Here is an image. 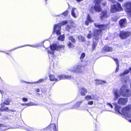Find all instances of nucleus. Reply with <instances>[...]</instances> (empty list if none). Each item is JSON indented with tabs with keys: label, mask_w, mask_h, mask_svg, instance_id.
Listing matches in <instances>:
<instances>
[{
	"label": "nucleus",
	"mask_w": 131,
	"mask_h": 131,
	"mask_svg": "<svg viewBox=\"0 0 131 131\" xmlns=\"http://www.w3.org/2000/svg\"><path fill=\"white\" fill-rule=\"evenodd\" d=\"M113 59L115 61H116V64H117V62H118V64H119V62H118V60L117 59L115 58L114 59Z\"/></svg>",
	"instance_id": "47"
},
{
	"label": "nucleus",
	"mask_w": 131,
	"mask_h": 131,
	"mask_svg": "<svg viewBox=\"0 0 131 131\" xmlns=\"http://www.w3.org/2000/svg\"><path fill=\"white\" fill-rule=\"evenodd\" d=\"M129 70L130 71V72H131V67L129 68V70H125L124 72L122 73H121L120 74L121 76H124L125 75L128 74L129 72Z\"/></svg>",
	"instance_id": "24"
},
{
	"label": "nucleus",
	"mask_w": 131,
	"mask_h": 131,
	"mask_svg": "<svg viewBox=\"0 0 131 131\" xmlns=\"http://www.w3.org/2000/svg\"><path fill=\"white\" fill-rule=\"evenodd\" d=\"M65 36L64 35H60L58 38V39L61 41H63L64 38Z\"/></svg>",
	"instance_id": "30"
},
{
	"label": "nucleus",
	"mask_w": 131,
	"mask_h": 131,
	"mask_svg": "<svg viewBox=\"0 0 131 131\" xmlns=\"http://www.w3.org/2000/svg\"><path fill=\"white\" fill-rule=\"evenodd\" d=\"M117 67L116 68V72H118L119 70V64H118V62H117Z\"/></svg>",
	"instance_id": "42"
},
{
	"label": "nucleus",
	"mask_w": 131,
	"mask_h": 131,
	"mask_svg": "<svg viewBox=\"0 0 131 131\" xmlns=\"http://www.w3.org/2000/svg\"><path fill=\"white\" fill-rule=\"evenodd\" d=\"M79 92L82 95L84 96L87 92V90L84 88L82 87L79 90Z\"/></svg>",
	"instance_id": "16"
},
{
	"label": "nucleus",
	"mask_w": 131,
	"mask_h": 131,
	"mask_svg": "<svg viewBox=\"0 0 131 131\" xmlns=\"http://www.w3.org/2000/svg\"><path fill=\"white\" fill-rule=\"evenodd\" d=\"M65 28L67 31L72 33L74 31L75 28L73 25L71 23L70 25L67 24L65 27Z\"/></svg>",
	"instance_id": "11"
},
{
	"label": "nucleus",
	"mask_w": 131,
	"mask_h": 131,
	"mask_svg": "<svg viewBox=\"0 0 131 131\" xmlns=\"http://www.w3.org/2000/svg\"><path fill=\"white\" fill-rule=\"evenodd\" d=\"M93 21L91 19L89 14H88L86 20L85 22V25L88 26L89 24V23H91Z\"/></svg>",
	"instance_id": "20"
},
{
	"label": "nucleus",
	"mask_w": 131,
	"mask_h": 131,
	"mask_svg": "<svg viewBox=\"0 0 131 131\" xmlns=\"http://www.w3.org/2000/svg\"><path fill=\"white\" fill-rule=\"evenodd\" d=\"M93 103V101H90L88 102V105H92Z\"/></svg>",
	"instance_id": "43"
},
{
	"label": "nucleus",
	"mask_w": 131,
	"mask_h": 131,
	"mask_svg": "<svg viewBox=\"0 0 131 131\" xmlns=\"http://www.w3.org/2000/svg\"><path fill=\"white\" fill-rule=\"evenodd\" d=\"M95 26L100 29H95L94 32L93 34V43L92 46V49L93 51L95 49L97 46V40L99 38V35L101 33L102 30H105L107 28V25L104 24H100L99 23H94Z\"/></svg>",
	"instance_id": "2"
},
{
	"label": "nucleus",
	"mask_w": 131,
	"mask_h": 131,
	"mask_svg": "<svg viewBox=\"0 0 131 131\" xmlns=\"http://www.w3.org/2000/svg\"><path fill=\"white\" fill-rule=\"evenodd\" d=\"M113 104L115 106L116 111L118 113L120 114H121V113L120 112L121 107L117 105L116 103H113Z\"/></svg>",
	"instance_id": "17"
},
{
	"label": "nucleus",
	"mask_w": 131,
	"mask_h": 131,
	"mask_svg": "<svg viewBox=\"0 0 131 131\" xmlns=\"http://www.w3.org/2000/svg\"><path fill=\"white\" fill-rule=\"evenodd\" d=\"M78 39L79 40L81 41H84V37L82 36H78Z\"/></svg>",
	"instance_id": "33"
},
{
	"label": "nucleus",
	"mask_w": 131,
	"mask_h": 131,
	"mask_svg": "<svg viewBox=\"0 0 131 131\" xmlns=\"http://www.w3.org/2000/svg\"><path fill=\"white\" fill-rule=\"evenodd\" d=\"M36 91L37 92H39L40 91V90L39 89H36Z\"/></svg>",
	"instance_id": "50"
},
{
	"label": "nucleus",
	"mask_w": 131,
	"mask_h": 131,
	"mask_svg": "<svg viewBox=\"0 0 131 131\" xmlns=\"http://www.w3.org/2000/svg\"><path fill=\"white\" fill-rule=\"evenodd\" d=\"M26 105L27 106H29L36 105V104L34 103H32L31 102H30L29 103H26Z\"/></svg>",
	"instance_id": "39"
},
{
	"label": "nucleus",
	"mask_w": 131,
	"mask_h": 131,
	"mask_svg": "<svg viewBox=\"0 0 131 131\" xmlns=\"http://www.w3.org/2000/svg\"><path fill=\"white\" fill-rule=\"evenodd\" d=\"M68 22L67 20L62 21L61 23L57 24L55 25H54L53 29V31L52 32L54 34L56 33L57 35L60 34V31L62 25H64L67 24Z\"/></svg>",
	"instance_id": "4"
},
{
	"label": "nucleus",
	"mask_w": 131,
	"mask_h": 131,
	"mask_svg": "<svg viewBox=\"0 0 131 131\" xmlns=\"http://www.w3.org/2000/svg\"><path fill=\"white\" fill-rule=\"evenodd\" d=\"M129 121L130 122H131V120H129Z\"/></svg>",
	"instance_id": "52"
},
{
	"label": "nucleus",
	"mask_w": 131,
	"mask_h": 131,
	"mask_svg": "<svg viewBox=\"0 0 131 131\" xmlns=\"http://www.w3.org/2000/svg\"><path fill=\"white\" fill-rule=\"evenodd\" d=\"M131 108L130 105H129L125 107L122 109V114L124 116L127 117H129L130 116V110Z\"/></svg>",
	"instance_id": "7"
},
{
	"label": "nucleus",
	"mask_w": 131,
	"mask_h": 131,
	"mask_svg": "<svg viewBox=\"0 0 131 131\" xmlns=\"http://www.w3.org/2000/svg\"><path fill=\"white\" fill-rule=\"evenodd\" d=\"M48 127L52 128L54 131H58L56 129V125L54 124H51L48 126Z\"/></svg>",
	"instance_id": "21"
},
{
	"label": "nucleus",
	"mask_w": 131,
	"mask_h": 131,
	"mask_svg": "<svg viewBox=\"0 0 131 131\" xmlns=\"http://www.w3.org/2000/svg\"><path fill=\"white\" fill-rule=\"evenodd\" d=\"M73 78L72 77L71 75H65V79L70 80L72 79Z\"/></svg>",
	"instance_id": "31"
},
{
	"label": "nucleus",
	"mask_w": 131,
	"mask_h": 131,
	"mask_svg": "<svg viewBox=\"0 0 131 131\" xmlns=\"http://www.w3.org/2000/svg\"><path fill=\"white\" fill-rule=\"evenodd\" d=\"M64 46L63 45H60L56 44H54L51 45L50 46V48L51 51L48 50V52L49 53L53 55L54 54V50H58L61 48H64Z\"/></svg>",
	"instance_id": "6"
},
{
	"label": "nucleus",
	"mask_w": 131,
	"mask_h": 131,
	"mask_svg": "<svg viewBox=\"0 0 131 131\" xmlns=\"http://www.w3.org/2000/svg\"><path fill=\"white\" fill-rule=\"evenodd\" d=\"M68 39L71 40L73 43H75V39L73 38L72 36H70L69 37Z\"/></svg>",
	"instance_id": "34"
},
{
	"label": "nucleus",
	"mask_w": 131,
	"mask_h": 131,
	"mask_svg": "<svg viewBox=\"0 0 131 131\" xmlns=\"http://www.w3.org/2000/svg\"><path fill=\"white\" fill-rule=\"evenodd\" d=\"M49 77L51 81H56L58 80L57 79L55 78L54 75L50 74L49 75Z\"/></svg>",
	"instance_id": "23"
},
{
	"label": "nucleus",
	"mask_w": 131,
	"mask_h": 131,
	"mask_svg": "<svg viewBox=\"0 0 131 131\" xmlns=\"http://www.w3.org/2000/svg\"><path fill=\"white\" fill-rule=\"evenodd\" d=\"M85 56V54L84 53H82L80 57V59L81 60V61H82V59H83Z\"/></svg>",
	"instance_id": "38"
},
{
	"label": "nucleus",
	"mask_w": 131,
	"mask_h": 131,
	"mask_svg": "<svg viewBox=\"0 0 131 131\" xmlns=\"http://www.w3.org/2000/svg\"><path fill=\"white\" fill-rule=\"evenodd\" d=\"M44 80L43 79H41L39 80L38 81L36 82H32V83H39L43 82Z\"/></svg>",
	"instance_id": "35"
},
{
	"label": "nucleus",
	"mask_w": 131,
	"mask_h": 131,
	"mask_svg": "<svg viewBox=\"0 0 131 131\" xmlns=\"http://www.w3.org/2000/svg\"><path fill=\"white\" fill-rule=\"evenodd\" d=\"M112 2L114 3L113 5H112L111 11V13H114L118 11L121 10L122 9L121 7V4L118 2H115V0H110ZM120 2H122L123 0H118Z\"/></svg>",
	"instance_id": "3"
},
{
	"label": "nucleus",
	"mask_w": 131,
	"mask_h": 131,
	"mask_svg": "<svg viewBox=\"0 0 131 131\" xmlns=\"http://www.w3.org/2000/svg\"><path fill=\"white\" fill-rule=\"evenodd\" d=\"M21 105H23V106H25L26 105V103H21Z\"/></svg>",
	"instance_id": "51"
},
{
	"label": "nucleus",
	"mask_w": 131,
	"mask_h": 131,
	"mask_svg": "<svg viewBox=\"0 0 131 131\" xmlns=\"http://www.w3.org/2000/svg\"><path fill=\"white\" fill-rule=\"evenodd\" d=\"M103 49L104 51L107 52L111 51L112 50V48L108 46H105Z\"/></svg>",
	"instance_id": "25"
},
{
	"label": "nucleus",
	"mask_w": 131,
	"mask_h": 131,
	"mask_svg": "<svg viewBox=\"0 0 131 131\" xmlns=\"http://www.w3.org/2000/svg\"><path fill=\"white\" fill-rule=\"evenodd\" d=\"M113 93L114 96V100L116 101L121 95L126 97L130 96L131 95V91L127 85H123L121 87L119 90L117 88L113 89Z\"/></svg>",
	"instance_id": "1"
},
{
	"label": "nucleus",
	"mask_w": 131,
	"mask_h": 131,
	"mask_svg": "<svg viewBox=\"0 0 131 131\" xmlns=\"http://www.w3.org/2000/svg\"><path fill=\"white\" fill-rule=\"evenodd\" d=\"M41 43H43V42H42Z\"/></svg>",
	"instance_id": "54"
},
{
	"label": "nucleus",
	"mask_w": 131,
	"mask_h": 131,
	"mask_svg": "<svg viewBox=\"0 0 131 131\" xmlns=\"http://www.w3.org/2000/svg\"><path fill=\"white\" fill-rule=\"evenodd\" d=\"M92 36V34L91 32V31H90L89 32V34L88 35L87 37L88 38H91Z\"/></svg>",
	"instance_id": "41"
},
{
	"label": "nucleus",
	"mask_w": 131,
	"mask_h": 131,
	"mask_svg": "<svg viewBox=\"0 0 131 131\" xmlns=\"http://www.w3.org/2000/svg\"><path fill=\"white\" fill-rule=\"evenodd\" d=\"M40 45V44H35L34 45H28V44L26 45H24L23 46L18 47H17L16 48H15V49H13V50H15L17 48H20L24 47L25 46H30V47H32L36 48L38 47Z\"/></svg>",
	"instance_id": "15"
},
{
	"label": "nucleus",
	"mask_w": 131,
	"mask_h": 131,
	"mask_svg": "<svg viewBox=\"0 0 131 131\" xmlns=\"http://www.w3.org/2000/svg\"><path fill=\"white\" fill-rule=\"evenodd\" d=\"M1 105L2 106V111H9V110L7 107H5L4 103H1Z\"/></svg>",
	"instance_id": "22"
},
{
	"label": "nucleus",
	"mask_w": 131,
	"mask_h": 131,
	"mask_svg": "<svg viewBox=\"0 0 131 131\" xmlns=\"http://www.w3.org/2000/svg\"><path fill=\"white\" fill-rule=\"evenodd\" d=\"M83 67L81 63H79L74 67L69 69L68 70L74 73L79 74L82 72Z\"/></svg>",
	"instance_id": "5"
},
{
	"label": "nucleus",
	"mask_w": 131,
	"mask_h": 131,
	"mask_svg": "<svg viewBox=\"0 0 131 131\" xmlns=\"http://www.w3.org/2000/svg\"><path fill=\"white\" fill-rule=\"evenodd\" d=\"M83 101L84 100H81V101L77 102L74 105L72 106L71 108L74 109L78 107L81 104Z\"/></svg>",
	"instance_id": "18"
},
{
	"label": "nucleus",
	"mask_w": 131,
	"mask_h": 131,
	"mask_svg": "<svg viewBox=\"0 0 131 131\" xmlns=\"http://www.w3.org/2000/svg\"><path fill=\"white\" fill-rule=\"evenodd\" d=\"M130 32L122 31L120 32L119 36L121 39H123L130 36Z\"/></svg>",
	"instance_id": "8"
},
{
	"label": "nucleus",
	"mask_w": 131,
	"mask_h": 131,
	"mask_svg": "<svg viewBox=\"0 0 131 131\" xmlns=\"http://www.w3.org/2000/svg\"><path fill=\"white\" fill-rule=\"evenodd\" d=\"M120 26L121 28L125 27L127 24L126 20L125 18L121 19L119 21Z\"/></svg>",
	"instance_id": "13"
},
{
	"label": "nucleus",
	"mask_w": 131,
	"mask_h": 131,
	"mask_svg": "<svg viewBox=\"0 0 131 131\" xmlns=\"http://www.w3.org/2000/svg\"><path fill=\"white\" fill-rule=\"evenodd\" d=\"M0 127H1V130H2L3 131L4 130H5L7 129V128H5L4 129L3 127H6V125H4L3 124H0Z\"/></svg>",
	"instance_id": "32"
},
{
	"label": "nucleus",
	"mask_w": 131,
	"mask_h": 131,
	"mask_svg": "<svg viewBox=\"0 0 131 131\" xmlns=\"http://www.w3.org/2000/svg\"><path fill=\"white\" fill-rule=\"evenodd\" d=\"M0 92L2 94L4 93V92L2 90H0Z\"/></svg>",
	"instance_id": "48"
},
{
	"label": "nucleus",
	"mask_w": 131,
	"mask_h": 131,
	"mask_svg": "<svg viewBox=\"0 0 131 131\" xmlns=\"http://www.w3.org/2000/svg\"><path fill=\"white\" fill-rule=\"evenodd\" d=\"M46 1V2L47 1V0H45Z\"/></svg>",
	"instance_id": "55"
},
{
	"label": "nucleus",
	"mask_w": 131,
	"mask_h": 131,
	"mask_svg": "<svg viewBox=\"0 0 131 131\" xmlns=\"http://www.w3.org/2000/svg\"><path fill=\"white\" fill-rule=\"evenodd\" d=\"M68 10H67L64 12L62 14H60V15L57 16H59L60 17H63V15L65 16H66L68 15Z\"/></svg>",
	"instance_id": "27"
},
{
	"label": "nucleus",
	"mask_w": 131,
	"mask_h": 131,
	"mask_svg": "<svg viewBox=\"0 0 131 131\" xmlns=\"http://www.w3.org/2000/svg\"><path fill=\"white\" fill-rule=\"evenodd\" d=\"M11 111L12 112H16V111L14 110H13V109L9 110V111Z\"/></svg>",
	"instance_id": "49"
},
{
	"label": "nucleus",
	"mask_w": 131,
	"mask_h": 131,
	"mask_svg": "<svg viewBox=\"0 0 131 131\" xmlns=\"http://www.w3.org/2000/svg\"><path fill=\"white\" fill-rule=\"evenodd\" d=\"M58 78L59 79V80L62 79H65V74L60 75L58 76Z\"/></svg>",
	"instance_id": "29"
},
{
	"label": "nucleus",
	"mask_w": 131,
	"mask_h": 131,
	"mask_svg": "<svg viewBox=\"0 0 131 131\" xmlns=\"http://www.w3.org/2000/svg\"><path fill=\"white\" fill-rule=\"evenodd\" d=\"M102 0H95V5L94 8L96 12H99L101 10V6L100 5L101 2Z\"/></svg>",
	"instance_id": "9"
},
{
	"label": "nucleus",
	"mask_w": 131,
	"mask_h": 131,
	"mask_svg": "<svg viewBox=\"0 0 131 131\" xmlns=\"http://www.w3.org/2000/svg\"><path fill=\"white\" fill-rule=\"evenodd\" d=\"M1 51V52H4V51Z\"/></svg>",
	"instance_id": "53"
},
{
	"label": "nucleus",
	"mask_w": 131,
	"mask_h": 131,
	"mask_svg": "<svg viewBox=\"0 0 131 131\" xmlns=\"http://www.w3.org/2000/svg\"><path fill=\"white\" fill-rule=\"evenodd\" d=\"M20 82L21 83H22V82H25V83H30V84H32V82H25V81H23V80H21L20 81Z\"/></svg>",
	"instance_id": "46"
},
{
	"label": "nucleus",
	"mask_w": 131,
	"mask_h": 131,
	"mask_svg": "<svg viewBox=\"0 0 131 131\" xmlns=\"http://www.w3.org/2000/svg\"><path fill=\"white\" fill-rule=\"evenodd\" d=\"M75 10H76V9L75 8H73L72 9L71 12V15L74 18L76 17V16L75 13Z\"/></svg>",
	"instance_id": "28"
},
{
	"label": "nucleus",
	"mask_w": 131,
	"mask_h": 131,
	"mask_svg": "<svg viewBox=\"0 0 131 131\" xmlns=\"http://www.w3.org/2000/svg\"><path fill=\"white\" fill-rule=\"evenodd\" d=\"M96 84H103L106 83L105 81L101 80H96Z\"/></svg>",
	"instance_id": "26"
},
{
	"label": "nucleus",
	"mask_w": 131,
	"mask_h": 131,
	"mask_svg": "<svg viewBox=\"0 0 131 131\" xmlns=\"http://www.w3.org/2000/svg\"><path fill=\"white\" fill-rule=\"evenodd\" d=\"M85 99L87 101H88L90 100H96V98H95L94 96L93 95H86L85 96Z\"/></svg>",
	"instance_id": "19"
},
{
	"label": "nucleus",
	"mask_w": 131,
	"mask_h": 131,
	"mask_svg": "<svg viewBox=\"0 0 131 131\" xmlns=\"http://www.w3.org/2000/svg\"><path fill=\"white\" fill-rule=\"evenodd\" d=\"M1 119L2 120H3L4 121L8 120V118L7 116L6 115L4 116L2 118H1Z\"/></svg>",
	"instance_id": "40"
},
{
	"label": "nucleus",
	"mask_w": 131,
	"mask_h": 131,
	"mask_svg": "<svg viewBox=\"0 0 131 131\" xmlns=\"http://www.w3.org/2000/svg\"><path fill=\"white\" fill-rule=\"evenodd\" d=\"M22 100L24 102H27L28 101V99L26 98L23 97L22 99Z\"/></svg>",
	"instance_id": "44"
},
{
	"label": "nucleus",
	"mask_w": 131,
	"mask_h": 131,
	"mask_svg": "<svg viewBox=\"0 0 131 131\" xmlns=\"http://www.w3.org/2000/svg\"><path fill=\"white\" fill-rule=\"evenodd\" d=\"M108 17L106 10L102 11L100 15V18L102 20H104L105 19Z\"/></svg>",
	"instance_id": "12"
},
{
	"label": "nucleus",
	"mask_w": 131,
	"mask_h": 131,
	"mask_svg": "<svg viewBox=\"0 0 131 131\" xmlns=\"http://www.w3.org/2000/svg\"><path fill=\"white\" fill-rule=\"evenodd\" d=\"M68 45L69 48H73L74 47L73 45L70 42H69V43L68 44Z\"/></svg>",
	"instance_id": "37"
},
{
	"label": "nucleus",
	"mask_w": 131,
	"mask_h": 131,
	"mask_svg": "<svg viewBox=\"0 0 131 131\" xmlns=\"http://www.w3.org/2000/svg\"><path fill=\"white\" fill-rule=\"evenodd\" d=\"M127 102V99L120 98L118 101V103L120 105H125Z\"/></svg>",
	"instance_id": "14"
},
{
	"label": "nucleus",
	"mask_w": 131,
	"mask_h": 131,
	"mask_svg": "<svg viewBox=\"0 0 131 131\" xmlns=\"http://www.w3.org/2000/svg\"><path fill=\"white\" fill-rule=\"evenodd\" d=\"M10 101L8 99H6L4 102L3 103H4V105H8L9 104Z\"/></svg>",
	"instance_id": "36"
},
{
	"label": "nucleus",
	"mask_w": 131,
	"mask_h": 131,
	"mask_svg": "<svg viewBox=\"0 0 131 131\" xmlns=\"http://www.w3.org/2000/svg\"><path fill=\"white\" fill-rule=\"evenodd\" d=\"M124 6L126 12L131 16V2H126Z\"/></svg>",
	"instance_id": "10"
},
{
	"label": "nucleus",
	"mask_w": 131,
	"mask_h": 131,
	"mask_svg": "<svg viewBox=\"0 0 131 131\" xmlns=\"http://www.w3.org/2000/svg\"><path fill=\"white\" fill-rule=\"evenodd\" d=\"M107 105L109 107H111V108H113V105L110 103H107Z\"/></svg>",
	"instance_id": "45"
}]
</instances>
